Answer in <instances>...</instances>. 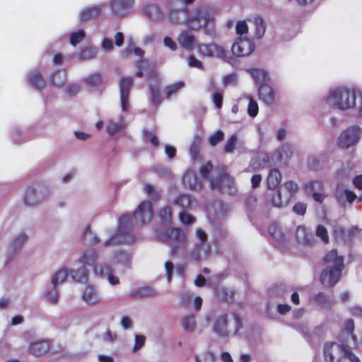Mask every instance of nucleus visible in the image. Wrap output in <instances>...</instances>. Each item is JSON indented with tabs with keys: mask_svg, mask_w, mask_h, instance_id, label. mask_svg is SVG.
<instances>
[{
	"mask_svg": "<svg viewBox=\"0 0 362 362\" xmlns=\"http://www.w3.org/2000/svg\"><path fill=\"white\" fill-rule=\"evenodd\" d=\"M323 261L327 267L322 271L320 281L325 287L331 288L341 276L344 268V257L339 255L336 249H332L325 255Z\"/></svg>",
	"mask_w": 362,
	"mask_h": 362,
	"instance_id": "1",
	"label": "nucleus"
},
{
	"mask_svg": "<svg viewBox=\"0 0 362 362\" xmlns=\"http://www.w3.org/2000/svg\"><path fill=\"white\" fill-rule=\"evenodd\" d=\"M153 217V206L150 202H141L132 216L125 214L119 219L118 233L127 234L133 226V219L136 223L145 225L149 223Z\"/></svg>",
	"mask_w": 362,
	"mask_h": 362,
	"instance_id": "2",
	"label": "nucleus"
},
{
	"mask_svg": "<svg viewBox=\"0 0 362 362\" xmlns=\"http://www.w3.org/2000/svg\"><path fill=\"white\" fill-rule=\"evenodd\" d=\"M186 24L192 30L203 29L204 33L209 36H214L216 33L214 13L209 7L197 8L186 20Z\"/></svg>",
	"mask_w": 362,
	"mask_h": 362,
	"instance_id": "3",
	"label": "nucleus"
},
{
	"mask_svg": "<svg viewBox=\"0 0 362 362\" xmlns=\"http://www.w3.org/2000/svg\"><path fill=\"white\" fill-rule=\"evenodd\" d=\"M163 241L171 246L170 255L174 256L180 251H184L187 247V235L185 232L175 227H170L160 235Z\"/></svg>",
	"mask_w": 362,
	"mask_h": 362,
	"instance_id": "4",
	"label": "nucleus"
},
{
	"mask_svg": "<svg viewBox=\"0 0 362 362\" xmlns=\"http://www.w3.org/2000/svg\"><path fill=\"white\" fill-rule=\"evenodd\" d=\"M326 102L332 108L344 110L354 106L356 95L345 88H339L329 93Z\"/></svg>",
	"mask_w": 362,
	"mask_h": 362,
	"instance_id": "5",
	"label": "nucleus"
},
{
	"mask_svg": "<svg viewBox=\"0 0 362 362\" xmlns=\"http://www.w3.org/2000/svg\"><path fill=\"white\" fill-rule=\"evenodd\" d=\"M99 252L95 250H87L82 252L78 262L87 267H93V272L98 274H103V272L110 271L107 263H98Z\"/></svg>",
	"mask_w": 362,
	"mask_h": 362,
	"instance_id": "6",
	"label": "nucleus"
},
{
	"mask_svg": "<svg viewBox=\"0 0 362 362\" xmlns=\"http://www.w3.org/2000/svg\"><path fill=\"white\" fill-rule=\"evenodd\" d=\"M349 346L343 342L339 344L335 342H327L324 345V357L327 362H342L345 352Z\"/></svg>",
	"mask_w": 362,
	"mask_h": 362,
	"instance_id": "7",
	"label": "nucleus"
},
{
	"mask_svg": "<svg viewBox=\"0 0 362 362\" xmlns=\"http://www.w3.org/2000/svg\"><path fill=\"white\" fill-rule=\"evenodd\" d=\"M360 128L356 126L344 130L338 139V145L340 148H348L354 145L360 136Z\"/></svg>",
	"mask_w": 362,
	"mask_h": 362,
	"instance_id": "8",
	"label": "nucleus"
},
{
	"mask_svg": "<svg viewBox=\"0 0 362 362\" xmlns=\"http://www.w3.org/2000/svg\"><path fill=\"white\" fill-rule=\"evenodd\" d=\"M254 49L255 45L250 40L239 37L233 45L231 51L237 57H245L250 55Z\"/></svg>",
	"mask_w": 362,
	"mask_h": 362,
	"instance_id": "9",
	"label": "nucleus"
},
{
	"mask_svg": "<svg viewBox=\"0 0 362 362\" xmlns=\"http://www.w3.org/2000/svg\"><path fill=\"white\" fill-rule=\"evenodd\" d=\"M234 184L233 178L226 172H221L216 179H211V187L219 192L224 193L233 188Z\"/></svg>",
	"mask_w": 362,
	"mask_h": 362,
	"instance_id": "10",
	"label": "nucleus"
},
{
	"mask_svg": "<svg viewBox=\"0 0 362 362\" xmlns=\"http://www.w3.org/2000/svg\"><path fill=\"white\" fill-rule=\"evenodd\" d=\"M197 49L202 56L216 57L221 59L226 56L225 49L214 43L199 44Z\"/></svg>",
	"mask_w": 362,
	"mask_h": 362,
	"instance_id": "11",
	"label": "nucleus"
},
{
	"mask_svg": "<svg viewBox=\"0 0 362 362\" xmlns=\"http://www.w3.org/2000/svg\"><path fill=\"white\" fill-rule=\"evenodd\" d=\"M133 0H111L112 11L118 16H125L131 9Z\"/></svg>",
	"mask_w": 362,
	"mask_h": 362,
	"instance_id": "12",
	"label": "nucleus"
},
{
	"mask_svg": "<svg viewBox=\"0 0 362 362\" xmlns=\"http://www.w3.org/2000/svg\"><path fill=\"white\" fill-rule=\"evenodd\" d=\"M228 327V314H221L215 319L213 325V330L218 336L227 337L229 334Z\"/></svg>",
	"mask_w": 362,
	"mask_h": 362,
	"instance_id": "13",
	"label": "nucleus"
},
{
	"mask_svg": "<svg viewBox=\"0 0 362 362\" xmlns=\"http://www.w3.org/2000/svg\"><path fill=\"white\" fill-rule=\"evenodd\" d=\"M177 40L179 45L182 48L187 50H192L194 49L196 38L191 31L188 30H182Z\"/></svg>",
	"mask_w": 362,
	"mask_h": 362,
	"instance_id": "14",
	"label": "nucleus"
},
{
	"mask_svg": "<svg viewBox=\"0 0 362 362\" xmlns=\"http://www.w3.org/2000/svg\"><path fill=\"white\" fill-rule=\"evenodd\" d=\"M312 299L320 308L326 310H331L335 303L330 296L322 291L315 293Z\"/></svg>",
	"mask_w": 362,
	"mask_h": 362,
	"instance_id": "15",
	"label": "nucleus"
},
{
	"mask_svg": "<svg viewBox=\"0 0 362 362\" xmlns=\"http://www.w3.org/2000/svg\"><path fill=\"white\" fill-rule=\"evenodd\" d=\"M259 98L265 104L272 105L275 101V93L273 88L267 83L259 86Z\"/></svg>",
	"mask_w": 362,
	"mask_h": 362,
	"instance_id": "16",
	"label": "nucleus"
},
{
	"mask_svg": "<svg viewBox=\"0 0 362 362\" xmlns=\"http://www.w3.org/2000/svg\"><path fill=\"white\" fill-rule=\"evenodd\" d=\"M82 299L88 304H95L100 301V296L93 286L88 285L83 291Z\"/></svg>",
	"mask_w": 362,
	"mask_h": 362,
	"instance_id": "17",
	"label": "nucleus"
},
{
	"mask_svg": "<svg viewBox=\"0 0 362 362\" xmlns=\"http://www.w3.org/2000/svg\"><path fill=\"white\" fill-rule=\"evenodd\" d=\"M29 83L33 87L40 90H43L46 87L45 80L42 74L38 71H33L30 74Z\"/></svg>",
	"mask_w": 362,
	"mask_h": 362,
	"instance_id": "18",
	"label": "nucleus"
},
{
	"mask_svg": "<svg viewBox=\"0 0 362 362\" xmlns=\"http://www.w3.org/2000/svg\"><path fill=\"white\" fill-rule=\"evenodd\" d=\"M296 237L299 243L308 245L311 244L313 235L308 232L305 226H299L296 230Z\"/></svg>",
	"mask_w": 362,
	"mask_h": 362,
	"instance_id": "19",
	"label": "nucleus"
},
{
	"mask_svg": "<svg viewBox=\"0 0 362 362\" xmlns=\"http://www.w3.org/2000/svg\"><path fill=\"white\" fill-rule=\"evenodd\" d=\"M281 180V175L279 170L272 169L267 176V186L270 189L278 188Z\"/></svg>",
	"mask_w": 362,
	"mask_h": 362,
	"instance_id": "20",
	"label": "nucleus"
},
{
	"mask_svg": "<svg viewBox=\"0 0 362 362\" xmlns=\"http://www.w3.org/2000/svg\"><path fill=\"white\" fill-rule=\"evenodd\" d=\"M71 275L73 279L78 283H87L88 281V270L85 266L78 269H72Z\"/></svg>",
	"mask_w": 362,
	"mask_h": 362,
	"instance_id": "21",
	"label": "nucleus"
},
{
	"mask_svg": "<svg viewBox=\"0 0 362 362\" xmlns=\"http://www.w3.org/2000/svg\"><path fill=\"white\" fill-rule=\"evenodd\" d=\"M49 349V345L47 341H41L31 344L30 351L35 356H41L46 354Z\"/></svg>",
	"mask_w": 362,
	"mask_h": 362,
	"instance_id": "22",
	"label": "nucleus"
},
{
	"mask_svg": "<svg viewBox=\"0 0 362 362\" xmlns=\"http://www.w3.org/2000/svg\"><path fill=\"white\" fill-rule=\"evenodd\" d=\"M143 11L144 15L153 21L160 18L163 15L161 10L154 4L145 6Z\"/></svg>",
	"mask_w": 362,
	"mask_h": 362,
	"instance_id": "23",
	"label": "nucleus"
},
{
	"mask_svg": "<svg viewBox=\"0 0 362 362\" xmlns=\"http://www.w3.org/2000/svg\"><path fill=\"white\" fill-rule=\"evenodd\" d=\"M354 322L351 319H348L344 321V328L341 331V336H345L346 335V339L344 341V343L346 342L347 339L349 337L351 338L354 341H356V336L354 334Z\"/></svg>",
	"mask_w": 362,
	"mask_h": 362,
	"instance_id": "24",
	"label": "nucleus"
},
{
	"mask_svg": "<svg viewBox=\"0 0 362 362\" xmlns=\"http://www.w3.org/2000/svg\"><path fill=\"white\" fill-rule=\"evenodd\" d=\"M66 74L65 70L56 71L50 76V83L56 88L62 87L66 81Z\"/></svg>",
	"mask_w": 362,
	"mask_h": 362,
	"instance_id": "25",
	"label": "nucleus"
},
{
	"mask_svg": "<svg viewBox=\"0 0 362 362\" xmlns=\"http://www.w3.org/2000/svg\"><path fill=\"white\" fill-rule=\"evenodd\" d=\"M133 77H122L119 81V95H129L133 85Z\"/></svg>",
	"mask_w": 362,
	"mask_h": 362,
	"instance_id": "26",
	"label": "nucleus"
},
{
	"mask_svg": "<svg viewBox=\"0 0 362 362\" xmlns=\"http://www.w3.org/2000/svg\"><path fill=\"white\" fill-rule=\"evenodd\" d=\"M23 202L25 204L28 206L35 205L38 202V199L36 196V189L33 186L28 187L24 196Z\"/></svg>",
	"mask_w": 362,
	"mask_h": 362,
	"instance_id": "27",
	"label": "nucleus"
},
{
	"mask_svg": "<svg viewBox=\"0 0 362 362\" xmlns=\"http://www.w3.org/2000/svg\"><path fill=\"white\" fill-rule=\"evenodd\" d=\"M250 73L257 83L259 85L266 83L268 78V74L266 71L259 69H251Z\"/></svg>",
	"mask_w": 362,
	"mask_h": 362,
	"instance_id": "28",
	"label": "nucleus"
},
{
	"mask_svg": "<svg viewBox=\"0 0 362 362\" xmlns=\"http://www.w3.org/2000/svg\"><path fill=\"white\" fill-rule=\"evenodd\" d=\"M202 142V139L200 136L197 135L194 136L189 148V152L192 158L195 160L199 157V148Z\"/></svg>",
	"mask_w": 362,
	"mask_h": 362,
	"instance_id": "29",
	"label": "nucleus"
},
{
	"mask_svg": "<svg viewBox=\"0 0 362 362\" xmlns=\"http://www.w3.org/2000/svg\"><path fill=\"white\" fill-rule=\"evenodd\" d=\"M100 12L98 7H90L83 10L81 13V21H86L97 17Z\"/></svg>",
	"mask_w": 362,
	"mask_h": 362,
	"instance_id": "30",
	"label": "nucleus"
},
{
	"mask_svg": "<svg viewBox=\"0 0 362 362\" xmlns=\"http://www.w3.org/2000/svg\"><path fill=\"white\" fill-rule=\"evenodd\" d=\"M237 142L238 135L236 134H232L223 146V152L225 153H232L236 148Z\"/></svg>",
	"mask_w": 362,
	"mask_h": 362,
	"instance_id": "31",
	"label": "nucleus"
},
{
	"mask_svg": "<svg viewBox=\"0 0 362 362\" xmlns=\"http://www.w3.org/2000/svg\"><path fill=\"white\" fill-rule=\"evenodd\" d=\"M191 203V197L185 194L179 195L174 201V204L180 206L182 211L190 207Z\"/></svg>",
	"mask_w": 362,
	"mask_h": 362,
	"instance_id": "32",
	"label": "nucleus"
},
{
	"mask_svg": "<svg viewBox=\"0 0 362 362\" xmlns=\"http://www.w3.org/2000/svg\"><path fill=\"white\" fill-rule=\"evenodd\" d=\"M158 216L163 224H169L172 221L173 213L170 206L163 207L158 212Z\"/></svg>",
	"mask_w": 362,
	"mask_h": 362,
	"instance_id": "33",
	"label": "nucleus"
},
{
	"mask_svg": "<svg viewBox=\"0 0 362 362\" xmlns=\"http://www.w3.org/2000/svg\"><path fill=\"white\" fill-rule=\"evenodd\" d=\"M68 277V272L66 269H62L53 275L52 278V284L56 288L57 284L63 283Z\"/></svg>",
	"mask_w": 362,
	"mask_h": 362,
	"instance_id": "34",
	"label": "nucleus"
},
{
	"mask_svg": "<svg viewBox=\"0 0 362 362\" xmlns=\"http://www.w3.org/2000/svg\"><path fill=\"white\" fill-rule=\"evenodd\" d=\"M153 291L150 287H142L134 290L130 293L132 298H144L153 295Z\"/></svg>",
	"mask_w": 362,
	"mask_h": 362,
	"instance_id": "35",
	"label": "nucleus"
},
{
	"mask_svg": "<svg viewBox=\"0 0 362 362\" xmlns=\"http://www.w3.org/2000/svg\"><path fill=\"white\" fill-rule=\"evenodd\" d=\"M224 139V133L222 130H217L208 138V143L211 146H216Z\"/></svg>",
	"mask_w": 362,
	"mask_h": 362,
	"instance_id": "36",
	"label": "nucleus"
},
{
	"mask_svg": "<svg viewBox=\"0 0 362 362\" xmlns=\"http://www.w3.org/2000/svg\"><path fill=\"white\" fill-rule=\"evenodd\" d=\"M144 192L153 201H158L160 195L154 186L151 184H145L144 186Z\"/></svg>",
	"mask_w": 362,
	"mask_h": 362,
	"instance_id": "37",
	"label": "nucleus"
},
{
	"mask_svg": "<svg viewBox=\"0 0 362 362\" xmlns=\"http://www.w3.org/2000/svg\"><path fill=\"white\" fill-rule=\"evenodd\" d=\"M27 240V235L25 233H20L11 242V248L13 252L20 249L23 243Z\"/></svg>",
	"mask_w": 362,
	"mask_h": 362,
	"instance_id": "38",
	"label": "nucleus"
},
{
	"mask_svg": "<svg viewBox=\"0 0 362 362\" xmlns=\"http://www.w3.org/2000/svg\"><path fill=\"white\" fill-rule=\"evenodd\" d=\"M85 36V32L82 29L78 30L76 32H74L70 35V43L75 46L81 42L84 39Z\"/></svg>",
	"mask_w": 362,
	"mask_h": 362,
	"instance_id": "39",
	"label": "nucleus"
},
{
	"mask_svg": "<svg viewBox=\"0 0 362 362\" xmlns=\"http://www.w3.org/2000/svg\"><path fill=\"white\" fill-rule=\"evenodd\" d=\"M151 101L154 105H158L161 102L160 88L158 84L150 87Z\"/></svg>",
	"mask_w": 362,
	"mask_h": 362,
	"instance_id": "40",
	"label": "nucleus"
},
{
	"mask_svg": "<svg viewBox=\"0 0 362 362\" xmlns=\"http://www.w3.org/2000/svg\"><path fill=\"white\" fill-rule=\"evenodd\" d=\"M183 328L189 332L194 330L195 327V321L193 315L186 316L182 320Z\"/></svg>",
	"mask_w": 362,
	"mask_h": 362,
	"instance_id": "41",
	"label": "nucleus"
},
{
	"mask_svg": "<svg viewBox=\"0 0 362 362\" xmlns=\"http://www.w3.org/2000/svg\"><path fill=\"white\" fill-rule=\"evenodd\" d=\"M168 15L171 21L175 23H179L181 21L180 16H185L186 11L184 9H173L169 12Z\"/></svg>",
	"mask_w": 362,
	"mask_h": 362,
	"instance_id": "42",
	"label": "nucleus"
},
{
	"mask_svg": "<svg viewBox=\"0 0 362 362\" xmlns=\"http://www.w3.org/2000/svg\"><path fill=\"white\" fill-rule=\"evenodd\" d=\"M179 218L181 223L184 225L193 224L196 221L195 218L186 211H182L180 212Z\"/></svg>",
	"mask_w": 362,
	"mask_h": 362,
	"instance_id": "43",
	"label": "nucleus"
},
{
	"mask_svg": "<svg viewBox=\"0 0 362 362\" xmlns=\"http://www.w3.org/2000/svg\"><path fill=\"white\" fill-rule=\"evenodd\" d=\"M316 235L320 238L324 243H329V235L326 228L322 225H318L315 230Z\"/></svg>",
	"mask_w": 362,
	"mask_h": 362,
	"instance_id": "44",
	"label": "nucleus"
},
{
	"mask_svg": "<svg viewBox=\"0 0 362 362\" xmlns=\"http://www.w3.org/2000/svg\"><path fill=\"white\" fill-rule=\"evenodd\" d=\"M248 98L249 104L247 107V113L250 117H255L258 114V105L252 98L248 97Z\"/></svg>",
	"mask_w": 362,
	"mask_h": 362,
	"instance_id": "45",
	"label": "nucleus"
},
{
	"mask_svg": "<svg viewBox=\"0 0 362 362\" xmlns=\"http://www.w3.org/2000/svg\"><path fill=\"white\" fill-rule=\"evenodd\" d=\"M184 86V83L182 81L175 83L165 88L166 97L169 98L173 94L175 93L179 89Z\"/></svg>",
	"mask_w": 362,
	"mask_h": 362,
	"instance_id": "46",
	"label": "nucleus"
},
{
	"mask_svg": "<svg viewBox=\"0 0 362 362\" xmlns=\"http://www.w3.org/2000/svg\"><path fill=\"white\" fill-rule=\"evenodd\" d=\"M122 122H115L113 121H109L106 124V130L109 134L112 135L117 133L122 128Z\"/></svg>",
	"mask_w": 362,
	"mask_h": 362,
	"instance_id": "47",
	"label": "nucleus"
},
{
	"mask_svg": "<svg viewBox=\"0 0 362 362\" xmlns=\"http://www.w3.org/2000/svg\"><path fill=\"white\" fill-rule=\"evenodd\" d=\"M203 251L206 252V250L204 247V244L199 243L195 244L194 248L192 249V255L194 256L197 261H199L202 259V252Z\"/></svg>",
	"mask_w": 362,
	"mask_h": 362,
	"instance_id": "48",
	"label": "nucleus"
},
{
	"mask_svg": "<svg viewBox=\"0 0 362 362\" xmlns=\"http://www.w3.org/2000/svg\"><path fill=\"white\" fill-rule=\"evenodd\" d=\"M271 196V204L272 206L276 207H281L284 205L281 194L279 189L275 191Z\"/></svg>",
	"mask_w": 362,
	"mask_h": 362,
	"instance_id": "49",
	"label": "nucleus"
},
{
	"mask_svg": "<svg viewBox=\"0 0 362 362\" xmlns=\"http://www.w3.org/2000/svg\"><path fill=\"white\" fill-rule=\"evenodd\" d=\"M86 81L90 86H98L102 81V75L100 74H91L86 78Z\"/></svg>",
	"mask_w": 362,
	"mask_h": 362,
	"instance_id": "50",
	"label": "nucleus"
},
{
	"mask_svg": "<svg viewBox=\"0 0 362 362\" xmlns=\"http://www.w3.org/2000/svg\"><path fill=\"white\" fill-rule=\"evenodd\" d=\"M107 267H108L110 271H107V272H103V274H98V276H103L107 275L108 281H109L110 284H112L113 286L119 284V280L118 277H117L116 276L112 274V267L108 264H107Z\"/></svg>",
	"mask_w": 362,
	"mask_h": 362,
	"instance_id": "51",
	"label": "nucleus"
},
{
	"mask_svg": "<svg viewBox=\"0 0 362 362\" xmlns=\"http://www.w3.org/2000/svg\"><path fill=\"white\" fill-rule=\"evenodd\" d=\"M284 186L289 193L288 199H290L291 197H293L298 190V185L291 180L286 181L284 183Z\"/></svg>",
	"mask_w": 362,
	"mask_h": 362,
	"instance_id": "52",
	"label": "nucleus"
},
{
	"mask_svg": "<svg viewBox=\"0 0 362 362\" xmlns=\"http://www.w3.org/2000/svg\"><path fill=\"white\" fill-rule=\"evenodd\" d=\"M143 134L148 138V141L153 146L157 147L159 146V141L155 132L148 130H144Z\"/></svg>",
	"mask_w": 362,
	"mask_h": 362,
	"instance_id": "53",
	"label": "nucleus"
},
{
	"mask_svg": "<svg viewBox=\"0 0 362 362\" xmlns=\"http://www.w3.org/2000/svg\"><path fill=\"white\" fill-rule=\"evenodd\" d=\"M307 209V206L303 202H297L293 206V211L297 215L303 216Z\"/></svg>",
	"mask_w": 362,
	"mask_h": 362,
	"instance_id": "54",
	"label": "nucleus"
},
{
	"mask_svg": "<svg viewBox=\"0 0 362 362\" xmlns=\"http://www.w3.org/2000/svg\"><path fill=\"white\" fill-rule=\"evenodd\" d=\"M212 168L213 165L210 161L207 162L205 165H203L199 170L201 177L202 178H207Z\"/></svg>",
	"mask_w": 362,
	"mask_h": 362,
	"instance_id": "55",
	"label": "nucleus"
},
{
	"mask_svg": "<svg viewBox=\"0 0 362 362\" xmlns=\"http://www.w3.org/2000/svg\"><path fill=\"white\" fill-rule=\"evenodd\" d=\"M235 30L238 35H242L248 31V27L245 21H238L235 26Z\"/></svg>",
	"mask_w": 362,
	"mask_h": 362,
	"instance_id": "56",
	"label": "nucleus"
},
{
	"mask_svg": "<svg viewBox=\"0 0 362 362\" xmlns=\"http://www.w3.org/2000/svg\"><path fill=\"white\" fill-rule=\"evenodd\" d=\"M245 202L247 208L252 211L257 206V199L253 195H250L245 198Z\"/></svg>",
	"mask_w": 362,
	"mask_h": 362,
	"instance_id": "57",
	"label": "nucleus"
},
{
	"mask_svg": "<svg viewBox=\"0 0 362 362\" xmlns=\"http://www.w3.org/2000/svg\"><path fill=\"white\" fill-rule=\"evenodd\" d=\"M188 64L191 67H195L199 69H203L202 63L197 59L194 55H189L188 57Z\"/></svg>",
	"mask_w": 362,
	"mask_h": 362,
	"instance_id": "58",
	"label": "nucleus"
},
{
	"mask_svg": "<svg viewBox=\"0 0 362 362\" xmlns=\"http://www.w3.org/2000/svg\"><path fill=\"white\" fill-rule=\"evenodd\" d=\"M95 51L92 48L86 47L83 49L80 53V57L82 59H90L94 57Z\"/></svg>",
	"mask_w": 362,
	"mask_h": 362,
	"instance_id": "59",
	"label": "nucleus"
},
{
	"mask_svg": "<svg viewBox=\"0 0 362 362\" xmlns=\"http://www.w3.org/2000/svg\"><path fill=\"white\" fill-rule=\"evenodd\" d=\"M46 298L49 302H50L52 304L57 303L58 301V293L57 291L55 289V288L48 291L46 293Z\"/></svg>",
	"mask_w": 362,
	"mask_h": 362,
	"instance_id": "60",
	"label": "nucleus"
},
{
	"mask_svg": "<svg viewBox=\"0 0 362 362\" xmlns=\"http://www.w3.org/2000/svg\"><path fill=\"white\" fill-rule=\"evenodd\" d=\"M145 339L146 338L144 336L136 334L135 336V341L133 349L136 351L141 349L145 343Z\"/></svg>",
	"mask_w": 362,
	"mask_h": 362,
	"instance_id": "61",
	"label": "nucleus"
},
{
	"mask_svg": "<svg viewBox=\"0 0 362 362\" xmlns=\"http://www.w3.org/2000/svg\"><path fill=\"white\" fill-rule=\"evenodd\" d=\"M122 110L124 112L129 110V95H119Z\"/></svg>",
	"mask_w": 362,
	"mask_h": 362,
	"instance_id": "62",
	"label": "nucleus"
},
{
	"mask_svg": "<svg viewBox=\"0 0 362 362\" xmlns=\"http://www.w3.org/2000/svg\"><path fill=\"white\" fill-rule=\"evenodd\" d=\"M163 44L165 47H168L172 51H175L177 49V45L175 42L170 37H164Z\"/></svg>",
	"mask_w": 362,
	"mask_h": 362,
	"instance_id": "63",
	"label": "nucleus"
},
{
	"mask_svg": "<svg viewBox=\"0 0 362 362\" xmlns=\"http://www.w3.org/2000/svg\"><path fill=\"white\" fill-rule=\"evenodd\" d=\"M213 102L215 104V105L216 106V107L218 109H220L222 107V103H223L222 94L218 92L214 93Z\"/></svg>",
	"mask_w": 362,
	"mask_h": 362,
	"instance_id": "64",
	"label": "nucleus"
}]
</instances>
